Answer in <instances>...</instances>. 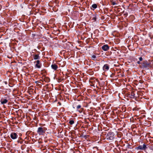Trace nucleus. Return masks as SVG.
Listing matches in <instances>:
<instances>
[{"mask_svg": "<svg viewBox=\"0 0 153 153\" xmlns=\"http://www.w3.org/2000/svg\"><path fill=\"white\" fill-rule=\"evenodd\" d=\"M106 139L110 140H113L114 138V134L113 132H109L107 133L106 135Z\"/></svg>", "mask_w": 153, "mask_h": 153, "instance_id": "obj_1", "label": "nucleus"}, {"mask_svg": "<svg viewBox=\"0 0 153 153\" xmlns=\"http://www.w3.org/2000/svg\"><path fill=\"white\" fill-rule=\"evenodd\" d=\"M45 128L39 127L37 131V133L40 135H43L45 132Z\"/></svg>", "mask_w": 153, "mask_h": 153, "instance_id": "obj_2", "label": "nucleus"}, {"mask_svg": "<svg viewBox=\"0 0 153 153\" xmlns=\"http://www.w3.org/2000/svg\"><path fill=\"white\" fill-rule=\"evenodd\" d=\"M147 148L145 144H143V146L140 145L138 147L136 148V149L137 150H145Z\"/></svg>", "mask_w": 153, "mask_h": 153, "instance_id": "obj_3", "label": "nucleus"}, {"mask_svg": "<svg viewBox=\"0 0 153 153\" xmlns=\"http://www.w3.org/2000/svg\"><path fill=\"white\" fill-rule=\"evenodd\" d=\"M142 65V67L143 68H146L147 67H149L150 66V65L147 61H144L143 62Z\"/></svg>", "mask_w": 153, "mask_h": 153, "instance_id": "obj_4", "label": "nucleus"}, {"mask_svg": "<svg viewBox=\"0 0 153 153\" xmlns=\"http://www.w3.org/2000/svg\"><path fill=\"white\" fill-rule=\"evenodd\" d=\"M10 136L11 138L13 140L16 139L18 137L17 134L15 132H12L11 133Z\"/></svg>", "mask_w": 153, "mask_h": 153, "instance_id": "obj_5", "label": "nucleus"}, {"mask_svg": "<svg viewBox=\"0 0 153 153\" xmlns=\"http://www.w3.org/2000/svg\"><path fill=\"white\" fill-rule=\"evenodd\" d=\"M102 49L103 51H106L109 49V47L108 45L106 44L102 46Z\"/></svg>", "mask_w": 153, "mask_h": 153, "instance_id": "obj_6", "label": "nucleus"}, {"mask_svg": "<svg viewBox=\"0 0 153 153\" xmlns=\"http://www.w3.org/2000/svg\"><path fill=\"white\" fill-rule=\"evenodd\" d=\"M109 67L108 65H105L103 67V69L104 71H106L109 69Z\"/></svg>", "mask_w": 153, "mask_h": 153, "instance_id": "obj_7", "label": "nucleus"}, {"mask_svg": "<svg viewBox=\"0 0 153 153\" xmlns=\"http://www.w3.org/2000/svg\"><path fill=\"white\" fill-rule=\"evenodd\" d=\"M76 108L77 111H79L80 113L82 112V108H81V105H78L76 107Z\"/></svg>", "mask_w": 153, "mask_h": 153, "instance_id": "obj_8", "label": "nucleus"}, {"mask_svg": "<svg viewBox=\"0 0 153 153\" xmlns=\"http://www.w3.org/2000/svg\"><path fill=\"white\" fill-rule=\"evenodd\" d=\"M51 67L52 69L55 70H56L58 68L57 65L55 64L52 65Z\"/></svg>", "mask_w": 153, "mask_h": 153, "instance_id": "obj_9", "label": "nucleus"}, {"mask_svg": "<svg viewBox=\"0 0 153 153\" xmlns=\"http://www.w3.org/2000/svg\"><path fill=\"white\" fill-rule=\"evenodd\" d=\"M7 100L6 99H1V102L2 104H5L7 103Z\"/></svg>", "mask_w": 153, "mask_h": 153, "instance_id": "obj_10", "label": "nucleus"}, {"mask_svg": "<svg viewBox=\"0 0 153 153\" xmlns=\"http://www.w3.org/2000/svg\"><path fill=\"white\" fill-rule=\"evenodd\" d=\"M39 60H38L37 61L36 63V66L39 68H41V66L39 65Z\"/></svg>", "mask_w": 153, "mask_h": 153, "instance_id": "obj_11", "label": "nucleus"}, {"mask_svg": "<svg viewBox=\"0 0 153 153\" xmlns=\"http://www.w3.org/2000/svg\"><path fill=\"white\" fill-rule=\"evenodd\" d=\"M134 95L135 94L134 92H131V94L129 95V97L131 98H133L134 97Z\"/></svg>", "mask_w": 153, "mask_h": 153, "instance_id": "obj_12", "label": "nucleus"}, {"mask_svg": "<svg viewBox=\"0 0 153 153\" xmlns=\"http://www.w3.org/2000/svg\"><path fill=\"white\" fill-rule=\"evenodd\" d=\"M33 58L34 59H39L38 55L35 54L33 55Z\"/></svg>", "mask_w": 153, "mask_h": 153, "instance_id": "obj_13", "label": "nucleus"}, {"mask_svg": "<svg viewBox=\"0 0 153 153\" xmlns=\"http://www.w3.org/2000/svg\"><path fill=\"white\" fill-rule=\"evenodd\" d=\"M97 58V56L95 55H93L91 56V59L93 60H95V59Z\"/></svg>", "mask_w": 153, "mask_h": 153, "instance_id": "obj_14", "label": "nucleus"}, {"mask_svg": "<svg viewBox=\"0 0 153 153\" xmlns=\"http://www.w3.org/2000/svg\"><path fill=\"white\" fill-rule=\"evenodd\" d=\"M92 7L93 8L96 9L97 7V5L96 4H94L92 5Z\"/></svg>", "mask_w": 153, "mask_h": 153, "instance_id": "obj_15", "label": "nucleus"}, {"mask_svg": "<svg viewBox=\"0 0 153 153\" xmlns=\"http://www.w3.org/2000/svg\"><path fill=\"white\" fill-rule=\"evenodd\" d=\"M69 123H70L71 125H72L74 123V121L73 120H71L69 121Z\"/></svg>", "mask_w": 153, "mask_h": 153, "instance_id": "obj_16", "label": "nucleus"}, {"mask_svg": "<svg viewBox=\"0 0 153 153\" xmlns=\"http://www.w3.org/2000/svg\"><path fill=\"white\" fill-rule=\"evenodd\" d=\"M112 4L113 5H117V4L114 1H112Z\"/></svg>", "mask_w": 153, "mask_h": 153, "instance_id": "obj_17", "label": "nucleus"}, {"mask_svg": "<svg viewBox=\"0 0 153 153\" xmlns=\"http://www.w3.org/2000/svg\"><path fill=\"white\" fill-rule=\"evenodd\" d=\"M139 59L140 61H142L143 60V58L142 57H139Z\"/></svg>", "mask_w": 153, "mask_h": 153, "instance_id": "obj_18", "label": "nucleus"}, {"mask_svg": "<svg viewBox=\"0 0 153 153\" xmlns=\"http://www.w3.org/2000/svg\"><path fill=\"white\" fill-rule=\"evenodd\" d=\"M93 19L95 21H96V16H94V17L93 18Z\"/></svg>", "mask_w": 153, "mask_h": 153, "instance_id": "obj_19", "label": "nucleus"}, {"mask_svg": "<svg viewBox=\"0 0 153 153\" xmlns=\"http://www.w3.org/2000/svg\"><path fill=\"white\" fill-rule=\"evenodd\" d=\"M140 61H138L137 62V63L138 64H141V63L140 62Z\"/></svg>", "mask_w": 153, "mask_h": 153, "instance_id": "obj_20", "label": "nucleus"}, {"mask_svg": "<svg viewBox=\"0 0 153 153\" xmlns=\"http://www.w3.org/2000/svg\"><path fill=\"white\" fill-rule=\"evenodd\" d=\"M127 153H129V152H127Z\"/></svg>", "mask_w": 153, "mask_h": 153, "instance_id": "obj_21", "label": "nucleus"}]
</instances>
